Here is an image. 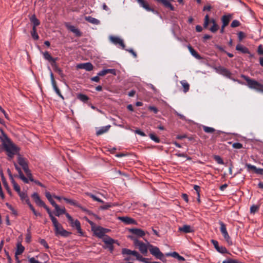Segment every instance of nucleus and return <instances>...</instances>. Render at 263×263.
Listing matches in <instances>:
<instances>
[{
  "label": "nucleus",
  "mask_w": 263,
  "mask_h": 263,
  "mask_svg": "<svg viewBox=\"0 0 263 263\" xmlns=\"http://www.w3.org/2000/svg\"><path fill=\"white\" fill-rule=\"evenodd\" d=\"M148 110L153 111L155 114H157L158 111V109L157 107L155 106H150L148 107Z\"/></svg>",
  "instance_id": "nucleus-57"
},
{
  "label": "nucleus",
  "mask_w": 263,
  "mask_h": 263,
  "mask_svg": "<svg viewBox=\"0 0 263 263\" xmlns=\"http://www.w3.org/2000/svg\"><path fill=\"white\" fill-rule=\"evenodd\" d=\"M246 167L248 171H253L257 174L263 175V168H258L255 166L248 163L246 164Z\"/></svg>",
  "instance_id": "nucleus-16"
},
{
  "label": "nucleus",
  "mask_w": 263,
  "mask_h": 263,
  "mask_svg": "<svg viewBox=\"0 0 263 263\" xmlns=\"http://www.w3.org/2000/svg\"><path fill=\"white\" fill-rule=\"evenodd\" d=\"M123 255H133L135 256L138 260L144 259L142 256L136 251H132L128 249L124 248L122 250Z\"/></svg>",
  "instance_id": "nucleus-12"
},
{
  "label": "nucleus",
  "mask_w": 263,
  "mask_h": 263,
  "mask_svg": "<svg viewBox=\"0 0 263 263\" xmlns=\"http://www.w3.org/2000/svg\"><path fill=\"white\" fill-rule=\"evenodd\" d=\"M18 194L22 200H25L28 197L27 195L25 192L20 191Z\"/></svg>",
  "instance_id": "nucleus-48"
},
{
  "label": "nucleus",
  "mask_w": 263,
  "mask_h": 263,
  "mask_svg": "<svg viewBox=\"0 0 263 263\" xmlns=\"http://www.w3.org/2000/svg\"><path fill=\"white\" fill-rule=\"evenodd\" d=\"M2 181H3L4 186L5 187V189L6 190V191H7L8 193L10 195H11L12 192L11 191L10 187H9V185H8L6 180H5V178H2Z\"/></svg>",
  "instance_id": "nucleus-41"
},
{
  "label": "nucleus",
  "mask_w": 263,
  "mask_h": 263,
  "mask_svg": "<svg viewBox=\"0 0 263 263\" xmlns=\"http://www.w3.org/2000/svg\"><path fill=\"white\" fill-rule=\"evenodd\" d=\"M94 232L96 236H97L99 238L103 237L105 234L106 233L104 228H103L101 227H97L95 230Z\"/></svg>",
  "instance_id": "nucleus-22"
},
{
  "label": "nucleus",
  "mask_w": 263,
  "mask_h": 263,
  "mask_svg": "<svg viewBox=\"0 0 263 263\" xmlns=\"http://www.w3.org/2000/svg\"><path fill=\"white\" fill-rule=\"evenodd\" d=\"M111 73L114 75L116 74V71L114 69H106L100 71L98 73L99 76H104L107 74Z\"/></svg>",
  "instance_id": "nucleus-26"
},
{
  "label": "nucleus",
  "mask_w": 263,
  "mask_h": 263,
  "mask_svg": "<svg viewBox=\"0 0 263 263\" xmlns=\"http://www.w3.org/2000/svg\"><path fill=\"white\" fill-rule=\"evenodd\" d=\"M66 217L70 222L71 226L76 228L78 233L80 236H83V232L81 228V223L80 221L78 220H74L72 217L69 214H66Z\"/></svg>",
  "instance_id": "nucleus-6"
},
{
  "label": "nucleus",
  "mask_w": 263,
  "mask_h": 263,
  "mask_svg": "<svg viewBox=\"0 0 263 263\" xmlns=\"http://www.w3.org/2000/svg\"><path fill=\"white\" fill-rule=\"evenodd\" d=\"M219 224L220 226V232L224 237V239L228 243L229 245L231 246L233 244L232 241L227 232L226 226V224L222 221L219 222Z\"/></svg>",
  "instance_id": "nucleus-9"
},
{
  "label": "nucleus",
  "mask_w": 263,
  "mask_h": 263,
  "mask_svg": "<svg viewBox=\"0 0 263 263\" xmlns=\"http://www.w3.org/2000/svg\"><path fill=\"white\" fill-rule=\"evenodd\" d=\"M149 137L152 140L155 141L156 143H159L160 141V139L157 136H156L154 134L151 133L149 134Z\"/></svg>",
  "instance_id": "nucleus-44"
},
{
  "label": "nucleus",
  "mask_w": 263,
  "mask_h": 263,
  "mask_svg": "<svg viewBox=\"0 0 263 263\" xmlns=\"http://www.w3.org/2000/svg\"><path fill=\"white\" fill-rule=\"evenodd\" d=\"M52 222L54 227V233L56 236H61L67 237L71 234V232L65 230L63 228V226L59 222L57 219L52 221Z\"/></svg>",
  "instance_id": "nucleus-2"
},
{
  "label": "nucleus",
  "mask_w": 263,
  "mask_h": 263,
  "mask_svg": "<svg viewBox=\"0 0 263 263\" xmlns=\"http://www.w3.org/2000/svg\"><path fill=\"white\" fill-rule=\"evenodd\" d=\"M31 34L33 39L35 40H37L39 38V36L36 32V27H33L32 30L31 31Z\"/></svg>",
  "instance_id": "nucleus-39"
},
{
  "label": "nucleus",
  "mask_w": 263,
  "mask_h": 263,
  "mask_svg": "<svg viewBox=\"0 0 263 263\" xmlns=\"http://www.w3.org/2000/svg\"><path fill=\"white\" fill-rule=\"evenodd\" d=\"M52 66L53 67L54 71L55 72H57L61 77L63 78L64 77V74H63V73L62 72V70H61V69L59 68L56 65V63L55 64H54V65Z\"/></svg>",
  "instance_id": "nucleus-43"
},
{
  "label": "nucleus",
  "mask_w": 263,
  "mask_h": 263,
  "mask_svg": "<svg viewBox=\"0 0 263 263\" xmlns=\"http://www.w3.org/2000/svg\"><path fill=\"white\" fill-rule=\"evenodd\" d=\"M52 87L54 90V91H55L56 93L61 98H62L63 100L64 99V98L63 97V96L61 94V91H60V90L59 89V88L58 87V86H57V84L54 85H52Z\"/></svg>",
  "instance_id": "nucleus-42"
},
{
  "label": "nucleus",
  "mask_w": 263,
  "mask_h": 263,
  "mask_svg": "<svg viewBox=\"0 0 263 263\" xmlns=\"http://www.w3.org/2000/svg\"><path fill=\"white\" fill-rule=\"evenodd\" d=\"M112 206V204L110 203H107L106 204L100 206V209L102 210H107L109 208Z\"/></svg>",
  "instance_id": "nucleus-52"
},
{
  "label": "nucleus",
  "mask_w": 263,
  "mask_h": 263,
  "mask_svg": "<svg viewBox=\"0 0 263 263\" xmlns=\"http://www.w3.org/2000/svg\"><path fill=\"white\" fill-rule=\"evenodd\" d=\"M85 20L88 21V22L91 23V24H95V25H98L99 23H100V21L98 20V19L97 18H95L94 17H92L91 16H86L85 17Z\"/></svg>",
  "instance_id": "nucleus-36"
},
{
  "label": "nucleus",
  "mask_w": 263,
  "mask_h": 263,
  "mask_svg": "<svg viewBox=\"0 0 263 263\" xmlns=\"http://www.w3.org/2000/svg\"><path fill=\"white\" fill-rule=\"evenodd\" d=\"M232 146L236 149H240L242 148V144L240 143L236 142L233 144Z\"/></svg>",
  "instance_id": "nucleus-49"
},
{
  "label": "nucleus",
  "mask_w": 263,
  "mask_h": 263,
  "mask_svg": "<svg viewBox=\"0 0 263 263\" xmlns=\"http://www.w3.org/2000/svg\"><path fill=\"white\" fill-rule=\"evenodd\" d=\"M214 159L219 164H223L224 163L223 161L219 156L215 155Z\"/></svg>",
  "instance_id": "nucleus-46"
},
{
  "label": "nucleus",
  "mask_w": 263,
  "mask_h": 263,
  "mask_svg": "<svg viewBox=\"0 0 263 263\" xmlns=\"http://www.w3.org/2000/svg\"><path fill=\"white\" fill-rule=\"evenodd\" d=\"M45 194L46 197L47 198L48 200L51 199V198H52L51 194L48 191H46L45 193Z\"/></svg>",
  "instance_id": "nucleus-61"
},
{
  "label": "nucleus",
  "mask_w": 263,
  "mask_h": 263,
  "mask_svg": "<svg viewBox=\"0 0 263 263\" xmlns=\"http://www.w3.org/2000/svg\"><path fill=\"white\" fill-rule=\"evenodd\" d=\"M63 199L64 200H65L67 203H68L72 205H74L75 206L79 207V208H81L80 204L78 202H77L76 201H75L74 200L68 199V198H67L65 197H63Z\"/></svg>",
  "instance_id": "nucleus-32"
},
{
  "label": "nucleus",
  "mask_w": 263,
  "mask_h": 263,
  "mask_svg": "<svg viewBox=\"0 0 263 263\" xmlns=\"http://www.w3.org/2000/svg\"><path fill=\"white\" fill-rule=\"evenodd\" d=\"M30 210L32 211V212L33 213L34 215H35L36 216H41L42 215L40 213H39V212H37L35 209L33 208V206H32V205H30Z\"/></svg>",
  "instance_id": "nucleus-51"
},
{
  "label": "nucleus",
  "mask_w": 263,
  "mask_h": 263,
  "mask_svg": "<svg viewBox=\"0 0 263 263\" xmlns=\"http://www.w3.org/2000/svg\"><path fill=\"white\" fill-rule=\"evenodd\" d=\"M2 134L0 135V139L2 142L3 145L8 153L7 155L9 157V160H10L13 158L14 155L16 154L18 151L17 147L14 145L10 139L4 131L1 129Z\"/></svg>",
  "instance_id": "nucleus-1"
},
{
  "label": "nucleus",
  "mask_w": 263,
  "mask_h": 263,
  "mask_svg": "<svg viewBox=\"0 0 263 263\" xmlns=\"http://www.w3.org/2000/svg\"><path fill=\"white\" fill-rule=\"evenodd\" d=\"M14 165L15 166V169L17 170V171L18 172V177L25 183H28V179L27 178V177H26L21 168L17 165V164L14 162ZM15 177H17V175H15Z\"/></svg>",
  "instance_id": "nucleus-18"
},
{
  "label": "nucleus",
  "mask_w": 263,
  "mask_h": 263,
  "mask_svg": "<svg viewBox=\"0 0 263 263\" xmlns=\"http://www.w3.org/2000/svg\"><path fill=\"white\" fill-rule=\"evenodd\" d=\"M109 40L115 45H117L119 44L122 47V48L124 49L125 46L123 42V41L120 38L115 36H110Z\"/></svg>",
  "instance_id": "nucleus-13"
},
{
  "label": "nucleus",
  "mask_w": 263,
  "mask_h": 263,
  "mask_svg": "<svg viewBox=\"0 0 263 263\" xmlns=\"http://www.w3.org/2000/svg\"><path fill=\"white\" fill-rule=\"evenodd\" d=\"M179 232H183L184 233H192L194 232V229L190 226L185 224L182 227H180L178 229Z\"/></svg>",
  "instance_id": "nucleus-23"
},
{
  "label": "nucleus",
  "mask_w": 263,
  "mask_h": 263,
  "mask_svg": "<svg viewBox=\"0 0 263 263\" xmlns=\"http://www.w3.org/2000/svg\"><path fill=\"white\" fill-rule=\"evenodd\" d=\"M136 1H137L138 4H139V5L141 7H142L144 9H145L146 11H151L154 13H155L156 12L155 10L153 8H152L149 7L148 3L146 1H145L144 0H136Z\"/></svg>",
  "instance_id": "nucleus-19"
},
{
  "label": "nucleus",
  "mask_w": 263,
  "mask_h": 263,
  "mask_svg": "<svg viewBox=\"0 0 263 263\" xmlns=\"http://www.w3.org/2000/svg\"><path fill=\"white\" fill-rule=\"evenodd\" d=\"M128 231L132 234L140 237H143L145 236V232L140 229L132 228L128 229Z\"/></svg>",
  "instance_id": "nucleus-15"
},
{
  "label": "nucleus",
  "mask_w": 263,
  "mask_h": 263,
  "mask_svg": "<svg viewBox=\"0 0 263 263\" xmlns=\"http://www.w3.org/2000/svg\"><path fill=\"white\" fill-rule=\"evenodd\" d=\"M211 241L212 244L214 245L215 248L218 252L221 253L222 254L227 253V249L224 247L219 246L217 241L215 240H212Z\"/></svg>",
  "instance_id": "nucleus-20"
},
{
  "label": "nucleus",
  "mask_w": 263,
  "mask_h": 263,
  "mask_svg": "<svg viewBox=\"0 0 263 263\" xmlns=\"http://www.w3.org/2000/svg\"><path fill=\"white\" fill-rule=\"evenodd\" d=\"M166 255L167 256H172L174 258H177L179 261L185 260V259L183 257L180 256L178 253H177L176 252L166 253Z\"/></svg>",
  "instance_id": "nucleus-28"
},
{
  "label": "nucleus",
  "mask_w": 263,
  "mask_h": 263,
  "mask_svg": "<svg viewBox=\"0 0 263 263\" xmlns=\"http://www.w3.org/2000/svg\"><path fill=\"white\" fill-rule=\"evenodd\" d=\"M241 77L246 81L247 85L250 88L255 89L259 91H263V85L261 83L243 74H242Z\"/></svg>",
  "instance_id": "nucleus-4"
},
{
  "label": "nucleus",
  "mask_w": 263,
  "mask_h": 263,
  "mask_svg": "<svg viewBox=\"0 0 263 263\" xmlns=\"http://www.w3.org/2000/svg\"><path fill=\"white\" fill-rule=\"evenodd\" d=\"M91 80L92 81H94L96 82H98L100 81V78L99 76L98 75L97 76L93 77L91 78Z\"/></svg>",
  "instance_id": "nucleus-62"
},
{
  "label": "nucleus",
  "mask_w": 263,
  "mask_h": 263,
  "mask_svg": "<svg viewBox=\"0 0 263 263\" xmlns=\"http://www.w3.org/2000/svg\"><path fill=\"white\" fill-rule=\"evenodd\" d=\"M210 22L213 24V26L210 28V30L212 32H216L219 28L218 25L216 24L215 20L212 19L211 20H210L209 15L206 14L204 17L203 27L206 28Z\"/></svg>",
  "instance_id": "nucleus-7"
},
{
  "label": "nucleus",
  "mask_w": 263,
  "mask_h": 263,
  "mask_svg": "<svg viewBox=\"0 0 263 263\" xmlns=\"http://www.w3.org/2000/svg\"><path fill=\"white\" fill-rule=\"evenodd\" d=\"M258 209V207L256 205H252L250 208V212L252 213H255Z\"/></svg>",
  "instance_id": "nucleus-54"
},
{
  "label": "nucleus",
  "mask_w": 263,
  "mask_h": 263,
  "mask_svg": "<svg viewBox=\"0 0 263 263\" xmlns=\"http://www.w3.org/2000/svg\"><path fill=\"white\" fill-rule=\"evenodd\" d=\"M180 83L183 88L184 92H187L190 89V84L187 82L186 80H182L180 81Z\"/></svg>",
  "instance_id": "nucleus-37"
},
{
  "label": "nucleus",
  "mask_w": 263,
  "mask_h": 263,
  "mask_svg": "<svg viewBox=\"0 0 263 263\" xmlns=\"http://www.w3.org/2000/svg\"><path fill=\"white\" fill-rule=\"evenodd\" d=\"M50 78H51L52 85H54L56 84V82L54 80L53 74L52 72H50Z\"/></svg>",
  "instance_id": "nucleus-59"
},
{
  "label": "nucleus",
  "mask_w": 263,
  "mask_h": 263,
  "mask_svg": "<svg viewBox=\"0 0 263 263\" xmlns=\"http://www.w3.org/2000/svg\"><path fill=\"white\" fill-rule=\"evenodd\" d=\"M26 175L27 177V178L28 179V181L29 180H30V181H34V179H33L32 175L31 173V171H30L29 173H27Z\"/></svg>",
  "instance_id": "nucleus-55"
},
{
  "label": "nucleus",
  "mask_w": 263,
  "mask_h": 263,
  "mask_svg": "<svg viewBox=\"0 0 263 263\" xmlns=\"http://www.w3.org/2000/svg\"><path fill=\"white\" fill-rule=\"evenodd\" d=\"M17 162L19 165L22 167V168L28 165V163L26 159L24 158H22L21 156H19L17 158Z\"/></svg>",
  "instance_id": "nucleus-34"
},
{
  "label": "nucleus",
  "mask_w": 263,
  "mask_h": 263,
  "mask_svg": "<svg viewBox=\"0 0 263 263\" xmlns=\"http://www.w3.org/2000/svg\"><path fill=\"white\" fill-rule=\"evenodd\" d=\"M232 18V15H224L221 17V21L222 23L223 28H225L228 25L230 20Z\"/></svg>",
  "instance_id": "nucleus-25"
},
{
  "label": "nucleus",
  "mask_w": 263,
  "mask_h": 263,
  "mask_svg": "<svg viewBox=\"0 0 263 263\" xmlns=\"http://www.w3.org/2000/svg\"><path fill=\"white\" fill-rule=\"evenodd\" d=\"M135 133L136 134H138L143 137H144L146 136L145 133L144 132H143L142 131H141V130H140L139 129H137L135 130Z\"/></svg>",
  "instance_id": "nucleus-58"
},
{
  "label": "nucleus",
  "mask_w": 263,
  "mask_h": 263,
  "mask_svg": "<svg viewBox=\"0 0 263 263\" xmlns=\"http://www.w3.org/2000/svg\"><path fill=\"white\" fill-rule=\"evenodd\" d=\"M50 203H51V204L53 206V207H55V206H58V204L55 202V201L53 200L52 198H51V199H48V200Z\"/></svg>",
  "instance_id": "nucleus-63"
},
{
  "label": "nucleus",
  "mask_w": 263,
  "mask_h": 263,
  "mask_svg": "<svg viewBox=\"0 0 263 263\" xmlns=\"http://www.w3.org/2000/svg\"><path fill=\"white\" fill-rule=\"evenodd\" d=\"M202 128L204 132L206 133H213L215 131V129L211 127H208L205 125L202 126Z\"/></svg>",
  "instance_id": "nucleus-40"
},
{
  "label": "nucleus",
  "mask_w": 263,
  "mask_h": 263,
  "mask_svg": "<svg viewBox=\"0 0 263 263\" xmlns=\"http://www.w3.org/2000/svg\"><path fill=\"white\" fill-rule=\"evenodd\" d=\"M40 243L41 245H42V246H43L46 249H48L49 248L47 242H46V241L44 239H42L40 240Z\"/></svg>",
  "instance_id": "nucleus-50"
},
{
  "label": "nucleus",
  "mask_w": 263,
  "mask_h": 263,
  "mask_svg": "<svg viewBox=\"0 0 263 263\" xmlns=\"http://www.w3.org/2000/svg\"><path fill=\"white\" fill-rule=\"evenodd\" d=\"M240 25V22L238 20H235L233 21V22H232V23L231 24V27L232 28H235V27L239 26Z\"/></svg>",
  "instance_id": "nucleus-47"
},
{
  "label": "nucleus",
  "mask_w": 263,
  "mask_h": 263,
  "mask_svg": "<svg viewBox=\"0 0 263 263\" xmlns=\"http://www.w3.org/2000/svg\"><path fill=\"white\" fill-rule=\"evenodd\" d=\"M104 243L106 245L103 248L105 249H108L110 253H112L114 250V244L116 243L119 246V243L118 240H115L109 236L106 235L103 240Z\"/></svg>",
  "instance_id": "nucleus-5"
},
{
  "label": "nucleus",
  "mask_w": 263,
  "mask_h": 263,
  "mask_svg": "<svg viewBox=\"0 0 263 263\" xmlns=\"http://www.w3.org/2000/svg\"><path fill=\"white\" fill-rule=\"evenodd\" d=\"M126 50L128 51L130 53H132L135 58H137V53L134 51V50L127 49Z\"/></svg>",
  "instance_id": "nucleus-64"
},
{
  "label": "nucleus",
  "mask_w": 263,
  "mask_h": 263,
  "mask_svg": "<svg viewBox=\"0 0 263 263\" xmlns=\"http://www.w3.org/2000/svg\"><path fill=\"white\" fill-rule=\"evenodd\" d=\"M77 69H84L87 71H90L93 70V66L90 62L81 63L77 65Z\"/></svg>",
  "instance_id": "nucleus-14"
},
{
  "label": "nucleus",
  "mask_w": 263,
  "mask_h": 263,
  "mask_svg": "<svg viewBox=\"0 0 263 263\" xmlns=\"http://www.w3.org/2000/svg\"><path fill=\"white\" fill-rule=\"evenodd\" d=\"M32 198H33L34 202L37 205L42 206L46 209L47 212L49 214V217L51 221L57 219L54 216H53V214L51 210H50V209L45 204L44 202L41 199L37 193H34L32 195Z\"/></svg>",
  "instance_id": "nucleus-3"
},
{
  "label": "nucleus",
  "mask_w": 263,
  "mask_h": 263,
  "mask_svg": "<svg viewBox=\"0 0 263 263\" xmlns=\"http://www.w3.org/2000/svg\"><path fill=\"white\" fill-rule=\"evenodd\" d=\"M216 71L220 74H222L231 80H232L234 81L237 82L239 84H242L240 80H236L235 79L231 78L232 73L231 72L227 69V68L222 67V66H218V67L216 68Z\"/></svg>",
  "instance_id": "nucleus-8"
},
{
  "label": "nucleus",
  "mask_w": 263,
  "mask_h": 263,
  "mask_svg": "<svg viewBox=\"0 0 263 263\" xmlns=\"http://www.w3.org/2000/svg\"><path fill=\"white\" fill-rule=\"evenodd\" d=\"M44 58L47 61L51 62V64L52 66H53L54 64H55L57 58H53L51 57L50 54L48 51H45V52L43 53Z\"/></svg>",
  "instance_id": "nucleus-24"
},
{
  "label": "nucleus",
  "mask_w": 263,
  "mask_h": 263,
  "mask_svg": "<svg viewBox=\"0 0 263 263\" xmlns=\"http://www.w3.org/2000/svg\"><path fill=\"white\" fill-rule=\"evenodd\" d=\"M55 212L54 213V215L56 216L59 217L60 215L62 214H65L66 215V214H68L66 212V210L65 208H60V206L58 205V206H55Z\"/></svg>",
  "instance_id": "nucleus-27"
},
{
  "label": "nucleus",
  "mask_w": 263,
  "mask_h": 263,
  "mask_svg": "<svg viewBox=\"0 0 263 263\" xmlns=\"http://www.w3.org/2000/svg\"><path fill=\"white\" fill-rule=\"evenodd\" d=\"M25 249V248L21 244L18 243L17 245V250L15 253V256L16 259H18L17 255H21L23 253Z\"/></svg>",
  "instance_id": "nucleus-30"
},
{
  "label": "nucleus",
  "mask_w": 263,
  "mask_h": 263,
  "mask_svg": "<svg viewBox=\"0 0 263 263\" xmlns=\"http://www.w3.org/2000/svg\"><path fill=\"white\" fill-rule=\"evenodd\" d=\"M149 250L150 253L157 258L163 260L164 258V255L160 251L159 249L157 247L153 246L152 245H149Z\"/></svg>",
  "instance_id": "nucleus-11"
},
{
  "label": "nucleus",
  "mask_w": 263,
  "mask_h": 263,
  "mask_svg": "<svg viewBox=\"0 0 263 263\" xmlns=\"http://www.w3.org/2000/svg\"><path fill=\"white\" fill-rule=\"evenodd\" d=\"M13 186L14 189L17 192V193L21 191L20 187L17 183L13 185Z\"/></svg>",
  "instance_id": "nucleus-60"
},
{
  "label": "nucleus",
  "mask_w": 263,
  "mask_h": 263,
  "mask_svg": "<svg viewBox=\"0 0 263 263\" xmlns=\"http://www.w3.org/2000/svg\"><path fill=\"white\" fill-rule=\"evenodd\" d=\"M129 238L134 241V245L136 247H138L140 251L142 254H145L147 252V247L146 245L142 241L138 240L133 236H129Z\"/></svg>",
  "instance_id": "nucleus-10"
},
{
  "label": "nucleus",
  "mask_w": 263,
  "mask_h": 263,
  "mask_svg": "<svg viewBox=\"0 0 263 263\" xmlns=\"http://www.w3.org/2000/svg\"><path fill=\"white\" fill-rule=\"evenodd\" d=\"M110 127V125H109L102 127L101 128L97 130L96 132V135L97 136H99L106 133L109 129Z\"/></svg>",
  "instance_id": "nucleus-29"
},
{
  "label": "nucleus",
  "mask_w": 263,
  "mask_h": 263,
  "mask_svg": "<svg viewBox=\"0 0 263 263\" xmlns=\"http://www.w3.org/2000/svg\"><path fill=\"white\" fill-rule=\"evenodd\" d=\"M188 49H189L191 54L193 57H194L195 58H196L197 59H199V60L201 59V58L200 55L196 52V50H195L193 49V48L191 46L189 45L188 46Z\"/></svg>",
  "instance_id": "nucleus-33"
},
{
  "label": "nucleus",
  "mask_w": 263,
  "mask_h": 263,
  "mask_svg": "<svg viewBox=\"0 0 263 263\" xmlns=\"http://www.w3.org/2000/svg\"><path fill=\"white\" fill-rule=\"evenodd\" d=\"M65 26L68 30L74 33L76 36L80 37L82 35V32L78 28H76L74 26L71 25L68 23H66Z\"/></svg>",
  "instance_id": "nucleus-17"
},
{
  "label": "nucleus",
  "mask_w": 263,
  "mask_h": 263,
  "mask_svg": "<svg viewBox=\"0 0 263 263\" xmlns=\"http://www.w3.org/2000/svg\"><path fill=\"white\" fill-rule=\"evenodd\" d=\"M77 98L83 102H87L89 100V98L87 96L82 93L79 94Z\"/></svg>",
  "instance_id": "nucleus-38"
},
{
  "label": "nucleus",
  "mask_w": 263,
  "mask_h": 263,
  "mask_svg": "<svg viewBox=\"0 0 263 263\" xmlns=\"http://www.w3.org/2000/svg\"><path fill=\"white\" fill-rule=\"evenodd\" d=\"M245 36L246 35L243 32L240 31L238 33V37L240 41H241L243 39H244Z\"/></svg>",
  "instance_id": "nucleus-53"
},
{
  "label": "nucleus",
  "mask_w": 263,
  "mask_h": 263,
  "mask_svg": "<svg viewBox=\"0 0 263 263\" xmlns=\"http://www.w3.org/2000/svg\"><path fill=\"white\" fill-rule=\"evenodd\" d=\"M236 50L240 51L243 53H250V51L246 47L243 46L240 44H238L236 47Z\"/></svg>",
  "instance_id": "nucleus-31"
},
{
  "label": "nucleus",
  "mask_w": 263,
  "mask_h": 263,
  "mask_svg": "<svg viewBox=\"0 0 263 263\" xmlns=\"http://www.w3.org/2000/svg\"><path fill=\"white\" fill-rule=\"evenodd\" d=\"M257 52L258 54L263 55V48L261 45L258 46L257 49Z\"/></svg>",
  "instance_id": "nucleus-56"
},
{
  "label": "nucleus",
  "mask_w": 263,
  "mask_h": 263,
  "mask_svg": "<svg viewBox=\"0 0 263 263\" xmlns=\"http://www.w3.org/2000/svg\"><path fill=\"white\" fill-rule=\"evenodd\" d=\"M31 22L33 24V27H36L40 24V21L36 18L35 15H33L30 18Z\"/></svg>",
  "instance_id": "nucleus-35"
},
{
  "label": "nucleus",
  "mask_w": 263,
  "mask_h": 263,
  "mask_svg": "<svg viewBox=\"0 0 263 263\" xmlns=\"http://www.w3.org/2000/svg\"><path fill=\"white\" fill-rule=\"evenodd\" d=\"M119 219L126 224H137V222L133 218L127 216L120 217Z\"/></svg>",
  "instance_id": "nucleus-21"
},
{
  "label": "nucleus",
  "mask_w": 263,
  "mask_h": 263,
  "mask_svg": "<svg viewBox=\"0 0 263 263\" xmlns=\"http://www.w3.org/2000/svg\"><path fill=\"white\" fill-rule=\"evenodd\" d=\"M88 195L95 201H98L101 203L104 202V201L98 198L96 195H95L91 193H88Z\"/></svg>",
  "instance_id": "nucleus-45"
}]
</instances>
